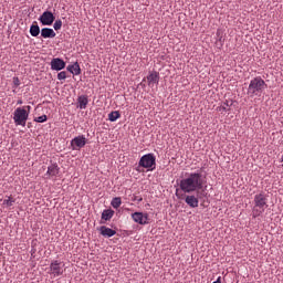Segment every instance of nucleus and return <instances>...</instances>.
<instances>
[{
    "mask_svg": "<svg viewBox=\"0 0 283 283\" xmlns=\"http://www.w3.org/2000/svg\"><path fill=\"white\" fill-rule=\"evenodd\" d=\"M13 85L15 87H19L21 85V82H20L19 77H13Z\"/></svg>",
    "mask_w": 283,
    "mask_h": 283,
    "instance_id": "nucleus-27",
    "label": "nucleus"
},
{
    "mask_svg": "<svg viewBox=\"0 0 283 283\" xmlns=\"http://www.w3.org/2000/svg\"><path fill=\"white\" fill-rule=\"evenodd\" d=\"M266 88L268 84L262 77H253L252 80H250V84L247 90V95L251 98L254 96H261Z\"/></svg>",
    "mask_w": 283,
    "mask_h": 283,
    "instance_id": "nucleus-2",
    "label": "nucleus"
},
{
    "mask_svg": "<svg viewBox=\"0 0 283 283\" xmlns=\"http://www.w3.org/2000/svg\"><path fill=\"white\" fill-rule=\"evenodd\" d=\"M29 109L31 108V106H27Z\"/></svg>",
    "mask_w": 283,
    "mask_h": 283,
    "instance_id": "nucleus-33",
    "label": "nucleus"
},
{
    "mask_svg": "<svg viewBox=\"0 0 283 283\" xmlns=\"http://www.w3.org/2000/svg\"><path fill=\"white\" fill-rule=\"evenodd\" d=\"M207 197H208V193L205 191H201L200 193L198 192L197 197L193 195L186 196V205L191 209H196L199 207V200Z\"/></svg>",
    "mask_w": 283,
    "mask_h": 283,
    "instance_id": "nucleus-6",
    "label": "nucleus"
},
{
    "mask_svg": "<svg viewBox=\"0 0 283 283\" xmlns=\"http://www.w3.org/2000/svg\"><path fill=\"white\" fill-rule=\"evenodd\" d=\"M233 105L232 99H226L221 102L220 106H217L216 111L223 114L231 111V106Z\"/></svg>",
    "mask_w": 283,
    "mask_h": 283,
    "instance_id": "nucleus-14",
    "label": "nucleus"
},
{
    "mask_svg": "<svg viewBox=\"0 0 283 283\" xmlns=\"http://www.w3.org/2000/svg\"><path fill=\"white\" fill-rule=\"evenodd\" d=\"M8 199H6L3 201V206H6L7 208H10L14 205L15 200L12 197H7Z\"/></svg>",
    "mask_w": 283,
    "mask_h": 283,
    "instance_id": "nucleus-23",
    "label": "nucleus"
},
{
    "mask_svg": "<svg viewBox=\"0 0 283 283\" xmlns=\"http://www.w3.org/2000/svg\"><path fill=\"white\" fill-rule=\"evenodd\" d=\"M87 144L86 138L84 135L75 137L72 142H71V147L73 150H78L85 147V145Z\"/></svg>",
    "mask_w": 283,
    "mask_h": 283,
    "instance_id": "nucleus-10",
    "label": "nucleus"
},
{
    "mask_svg": "<svg viewBox=\"0 0 283 283\" xmlns=\"http://www.w3.org/2000/svg\"><path fill=\"white\" fill-rule=\"evenodd\" d=\"M41 36L43 39H54L56 36V33L52 28L45 27L41 29Z\"/></svg>",
    "mask_w": 283,
    "mask_h": 283,
    "instance_id": "nucleus-15",
    "label": "nucleus"
},
{
    "mask_svg": "<svg viewBox=\"0 0 283 283\" xmlns=\"http://www.w3.org/2000/svg\"><path fill=\"white\" fill-rule=\"evenodd\" d=\"M66 66V62H64V60H62L61 57H53V60L51 61V70L60 72L62 70H64Z\"/></svg>",
    "mask_w": 283,
    "mask_h": 283,
    "instance_id": "nucleus-12",
    "label": "nucleus"
},
{
    "mask_svg": "<svg viewBox=\"0 0 283 283\" xmlns=\"http://www.w3.org/2000/svg\"><path fill=\"white\" fill-rule=\"evenodd\" d=\"M48 120V116L46 115H41L40 117H35L34 122L35 123H45Z\"/></svg>",
    "mask_w": 283,
    "mask_h": 283,
    "instance_id": "nucleus-25",
    "label": "nucleus"
},
{
    "mask_svg": "<svg viewBox=\"0 0 283 283\" xmlns=\"http://www.w3.org/2000/svg\"><path fill=\"white\" fill-rule=\"evenodd\" d=\"M67 71L70 73H72L73 75L78 76L81 74V66H80L78 62H75L74 64H70L67 66Z\"/></svg>",
    "mask_w": 283,
    "mask_h": 283,
    "instance_id": "nucleus-16",
    "label": "nucleus"
},
{
    "mask_svg": "<svg viewBox=\"0 0 283 283\" xmlns=\"http://www.w3.org/2000/svg\"><path fill=\"white\" fill-rule=\"evenodd\" d=\"M139 167L146 168L148 171H153L156 169V157L154 154L144 155L142 159H139Z\"/></svg>",
    "mask_w": 283,
    "mask_h": 283,
    "instance_id": "nucleus-5",
    "label": "nucleus"
},
{
    "mask_svg": "<svg viewBox=\"0 0 283 283\" xmlns=\"http://www.w3.org/2000/svg\"><path fill=\"white\" fill-rule=\"evenodd\" d=\"M99 231H101V234L103 237H105V238H112V237H114L116 234L115 230L109 229V228H107L105 226L101 227Z\"/></svg>",
    "mask_w": 283,
    "mask_h": 283,
    "instance_id": "nucleus-17",
    "label": "nucleus"
},
{
    "mask_svg": "<svg viewBox=\"0 0 283 283\" xmlns=\"http://www.w3.org/2000/svg\"><path fill=\"white\" fill-rule=\"evenodd\" d=\"M218 42H219V49H221L223 46V43H224L223 36H219Z\"/></svg>",
    "mask_w": 283,
    "mask_h": 283,
    "instance_id": "nucleus-28",
    "label": "nucleus"
},
{
    "mask_svg": "<svg viewBox=\"0 0 283 283\" xmlns=\"http://www.w3.org/2000/svg\"><path fill=\"white\" fill-rule=\"evenodd\" d=\"M281 163H283V155H282V157H281Z\"/></svg>",
    "mask_w": 283,
    "mask_h": 283,
    "instance_id": "nucleus-32",
    "label": "nucleus"
},
{
    "mask_svg": "<svg viewBox=\"0 0 283 283\" xmlns=\"http://www.w3.org/2000/svg\"><path fill=\"white\" fill-rule=\"evenodd\" d=\"M205 184L206 181L203 179L202 174L192 172L188 175L186 179H181V181L179 182V188L181 189V191L190 193L197 190H201Z\"/></svg>",
    "mask_w": 283,
    "mask_h": 283,
    "instance_id": "nucleus-1",
    "label": "nucleus"
},
{
    "mask_svg": "<svg viewBox=\"0 0 283 283\" xmlns=\"http://www.w3.org/2000/svg\"><path fill=\"white\" fill-rule=\"evenodd\" d=\"M62 25H63V22H62L61 19L55 20V22H54V29H55V31L61 30Z\"/></svg>",
    "mask_w": 283,
    "mask_h": 283,
    "instance_id": "nucleus-24",
    "label": "nucleus"
},
{
    "mask_svg": "<svg viewBox=\"0 0 283 283\" xmlns=\"http://www.w3.org/2000/svg\"><path fill=\"white\" fill-rule=\"evenodd\" d=\"M30 27V33L33 38H38L39 34L41 33V30H40V25L36 23V21Z\"/></svg>",
    "mask_w": 283,
    "mask_h": 283,
    "instance_id": "nucleus-20",
    "label": "nucleus"
},
{
    "mask_svg": "<svg viewBox=\"0 0 283 283\" xmlns=\"http://www.w3.org/2000/svg\"><path fill=\"white\" fill-rule=\"evenodd\" d=\"M60 167L57 164H52L49 166L48 168V172H46V176L49 179H56V177L59 176L60 174Z\"/></svg>",
    "mask_w": 283,
    "mask_h": 283,
    "instance_id": "nucleus-13",
    "label": "nucleus"
},
{
    "mask_svg": "<svg viewBox=\"0 0 283 283\" xmlns=\"http://www.w3.org/2000/svg\"><path fill=\"white\" fill-rule=\"evenodd\" d=\"M59 81H65L66 78V71H61V73L57 74Z\"/></svg>",
    "mask_w": 283,
    "mask_h": 283,
    "instance_id": "nucleus-26",
    "label": "nucleus"
},
{
    "mask_svg": "<svg viewBox=\"0 0 283 283\" xmlns=\"http://www.w3.org/2000/svg\"><path fill=\"white\" fill-rule=\"evenodd\" d=\"M216 34H217V36H220V31H217V33H216Z\"/></svg>",
    "mask_w": 283,
    "mask_h": 283,
    "instance_id": "nucleus-31",
    "label": "nucleus"
},
{
    "mask_svg": "<svg viewBox=\"0 0 283 283\" xmlns=\"http://www.w3.org/2000/svg\"><path fill=\"white\" fill-rule=\"evenodd\" d=\"M64 273V264L63 262L55 260L52 261L50 264V274L53 275L54 277L61 276Z\"/></svg>",
    "mask_w": 283,
    "mask_h": 283,
    "instance_id": "nucleus-7",
    "label": "nucleus"
},
{
    "mask_svg": "<svg viewBox=\"0 0 283 283\" xmlns=\"http://www.w3.org/2000/svg\"><path fill=\"white\" fill-rule=\"evenodd\" d=\"M254 207L252 209V218H259L263 214L266 210L268 206V198L264 193H258L253 198Z\"/></svg>",
    "mask_w": 283,
    "mask_h": 283,
    "instance_id": "nucleus-3",
    "label": "nucleus"
},
{
    "mask_svg": "<svg viewBox=\"0 0 283 283\" xmlns=\"http://www.w3.org/2000/svg\"><path fill=\"white\" fill-rule=\"evenodd\" d=\"M29 119V113L21 106L19 108H15L13 113V120L15 126H22L25 127L27 120Z\"/></svg>",
    "mask_w": 283,
    "mask_h": 283,
    "instance_id": "nucleus-4",
    "label": "nucleus"
},
{
    "mask_svg": "<svg viewBox=\"0 0 283 283\" xmlns=\"http://www.w3.org/2000/svg\"><path fill=\"white\" fill-rule=\"evenodd\" d=\"M118 118H120V113L119 111H112L108 115V119L114 123L116 122Z\"/></svg>",
    "mask_w": 283,
    "mask_h": 283,
    "instance_id": "nucleus-21",
    "label": "nucleus"
},
{
    "mask_svg": "<svg viewBox=\"0 0 283 283\" xmlns=\"http://www.w3.org/2000/svg\"><path fill=\"white\" fill-rule=\"evenodd\" d=\"M22 104H23L22 99H19L18 105H22Z\"/></svg>",
    "mask_w": 283,
    "mask_h": 283,
    "instance_id": "nucleus-30",
    "label": "nucleus"
},
{
    "mask_svg": "<svg viewBox=\"0 0 283 283\" xmlns=\"http://www.w3.org/2000/svg\"><path fill=\"white\" fill-rule=\"evenodd\" d=\"M122 206V198L115 197L112 200V207L113 209H118Z\"/></svg>",
    "mask_w": 283,
    "mask_h": 283,
    "instance_id": "nucleus-22",
    "label": "nucleus"
},
{
    "mask_svg": "<svg viewBox=\"0 0 283 283\" xmlns=\"http://www.w3.org/2000/svg\"><path fill=\"white\" fill-rule=\"evenodd\" d=\"M146 81H148L149 87H154L155 85L159 84L160 74L158 73V71H150V73H148L146 77Z\"/></svg>",
    "mask_w": 283,
    "mask_h": 283,
    "instance_id": "nucleus-11",
    "label": "nucleus"
},
{
    "mask_svg": "<svg viewBox=\"0 0 283 283\" xmlns=\"http://www.w3.org/2000/svg\"><path fill=\"white\" fill-rule=\"evenodd\" d=\"M212 283H221V277H218L214 282Z\"/></svg>",
    "mask_w": 283,
    "mask_h": 283,
    "instance_id": "nucleus-29",
    "label": "nucleus"
},
{
    "mask_svg": "<svg viewBox=\"0 0 283 283\" xmlns=\"http://www.w3.org/2000/svg\"><path fill=\"white\" fill-rule=\"evenodd\" d=\"M88 97L87 95H80L77 103H78V108L80 109H86L87 105H88Z\"/></svg>",
    "mask_w": 283,
    "mask_h": 283,
    "instance_id": "nucleus-18",
    "label": "nucleus"
},
{
    "mask_svg": "<svg viewBox=\"0 0 283 283\" xmlns=\"http://www.w3.org/2000/svg\"><path fill=\"white\" fill-rule=\"evenodd\" d=\"M114 213L115 212L112 209L104 210L103 213H102V220L111 221L112 218L114 217ZM101 223L105 224L104 221H102Z\"/></svg>",
    "mask_w": 283,
    "mask_h": 283,
    "instance_id": "nucleus-19",
    "label": "nucleus"
},
{
    "mask_svg": "<svg viewBox=\"0 0 283 283\" xmlns=\"http://www.w3.org/2000/svg\"><path fill=\"white\" fill-rule=\"evenodd\" d=\"M55 20V15L52 13V11H44L41 17L39 18V21L42 23V25H52Z\"/></svg>",
    "mask_w": 283,
    "mask_h": 283,
    "instance_id": "nucleus-9",
    "label": "nucleus"
},
{
    "mask_svg": "<svg viewBox=\"0 0 283 283\" xmlns=\"http://www.w3.org/2000/svg\"><path fill=\"white\" fill-rule=\"evenodd\" d=\"M130 218H133V221L139 226H146L149 224V214L143 213V212H135L130 214Z\"/></svg>",
    "mask_w": 283,
    "mask_h": 283,
    "instance_id": "nucleus-8",
    "label": "nucleus"
}]
</instances>
